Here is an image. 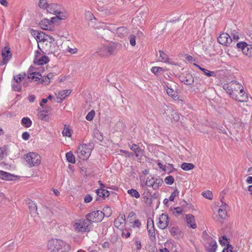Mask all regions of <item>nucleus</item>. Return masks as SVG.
I'll list each match as a JSON object with an SVG mask.
<instances>
[{"label":"nucleus","mask_w":252,"mask_h":252,"mask_svg":"<svg viewBox=\"0 0 252 252\" xmlns=\"http://www.w3.org/2000/svg\"><path fill=\"white\" fill-rule=\"evenodd\" d=\"M47 247L52 252H68L70 250L69 244L57 239L50 240L48 242Z\"/></svg>","instance_id":"obj_1"},{"label":"nucleus","mask_w":252,"mask_h":252,"mask_svg":"<svg viewBox=\"0 0 252 252\" xmlns=\"http://www.w3.org/2000/svg\"><path fill=\"white\" fill-rule=\"evenodd\" d=\"M55 39L49 35L38 44V48L44 54H50L56 52L58 47L55 42Z\"/></svg>","instance_id":"obj_2"},{"label":"nucleus","mask_w":252,"mask_h":252,"mask_svg":"<svg viewBox=\"0 0 252 252\" xmlns=\"http://www.w3.org/2000/svg\"><path fill=\"white\" fill-rule=\"evenodd\" d=\"M73 228L77 232H89L92 228V222L87 218L76 220L73 223Z\"/></svg>","instance_id":"obj_3"},{"label":"nucleus","mask_w":252,"mask_h":252,"mask_svg":"<svg viewBox=\"0 0 252 252\" xmlns=\"http://www.w3.org/2000/svg\"><path fill=\"white\" fill-rule=\"evenodd\" d=\"M223 88L229 94L230 97L231 96L236 97L237 94L240 91H243L244 89L241 84L236 81H232L224 84L223 86Z\"/></svg>","instance_id":"obj_4"},{"label":"nucleus","mask_w":252,"mask_h":252,"mask_svg":"<svg viewBox=\"0 0 252 252\" xmlns=\"http://www.w3.org/2000/svg\"><path fill=\"white\" fill-rule=\"evenodd\" d=\"M94 146L91 144H83L79 146L77 149V155L80 158L87 159L91 155Z\"/></svg>","instance_id":"obj_5"},{"label":"nucleus","mask_w":252,"mask_h":252,"mask_svg":"<svg viewBox=\"0 0 252 252\" xmlns=\"http://www.w3.org/2000/svg\"><path fill=\"white\" fill-rule=\"evenodd\" d=\"M26 160L30 167L36 166L40 164L41 157L37 153L30 152L27 154Z\"/></svg>","instance_id":"obj_6"},{"label":"nucleus","mask_w":252,"mask_h":252,"mask_svg":"<svg viewBox=\"0 0 252 252\" xmlns=\"http://www.w3.org/2000/svg\"><path fill=\"white\" fill-rule=\"evenodd\" d=\"M104 213L101 211H95L89 213L86 215V218L93 222H100L104 218Z\"/></svg>","instance_id":"obj_7"},{"label":"nucleus","mask_w":252,"mask_h":252,"mask_svg":"<svg viewBox=\"0 0 252 252\" xmlns=\"http://www.w3.org/2000/svg\"><path fill=\"white\" fill-rule=\"evenodd\" d=\"M238 49L241 50L246 56L252 58V45L248 44L246 42H240L236 44Z\"/></svg>","instance_id":"obj_8"},{"label":"nucleus","mask_w":252,"mask_h":252,"mask_svg":"<svg viewBox=\"0 0 252 252\" xmlns=\"http://www.w3.org/2000/svg\"><path fill=\"white\" fill-rule=\"evenodd\" d=\"M2 60H0V66L6 64L12 57V54L10 52L9 47H5L2 50L1 53Z\"/></svg>","instance_id":"obj_9"},{"label":"nucleus","mask_w":252,"mask_h":252,"mask_svg":"<svg viewBox=\"0 0 252 252\" xmlns=\"http://www.w3.org/2000/svg\"><path fill=\"white\" fill-rule=\"evenodd\" d=\"M218 41L220 44L229 46L232 42V39L227 33H222L218 38Z\"/></svg>","instance_id":"obj_10"},{"label":"nucleus","mask_w":252,"mask_h":252,"mask_svg":"<svg viewBox=\"0 0 252 252\" xmlns=\"http://www.w3.org/2000/svg\"><path fill=\"white\" fill-rule=\"evenodd\" d=\"M49 61L48 57L41 55L38 51L35 52V57L34 60V63L38 65H43L47 63Z\"/></svg>","instance_id":"obj_11"},{"label":"nucleus","mask_w":252,"mask_h":252,"mask_svg":"<svg viewBox=\"0 0 252 252\" xmlns=\"http://www.w3.org/2000/svg\"><path fill=\"white\" fill-rule=\"evenodd\" d=\"M180 80L186 85H191L194 82V77L189 73H182L180 76Z\"/></svg>","instance_id":"obj_12"},{"label":"nucleus","mask_w":252,"mask_h":252,"mask_svg":"<svg viewBox=\"0 0 252 252\" xmlns=\"http://www.w3.org/2000/svg\"><path fill=\"white\" fill-rule=\"evenodd\" d=\"M39 26L41 28L44 30L50 31H54L55 30V26L51 24V21L48 19L44 18L42 19L39 23Z\"/></svg>","instance_id":"obj_13"},{"label":"nucleus","mask_w":252,"mask_h":252,"mask_svg":"<svg viewBox=\"0 0 252 252\" xmlns=\"http://www.w3.org/2000/svg\"><path fill=\"white\" fill-rule=\"evenodd\" d=\"M31 34L34 37L38 43H40L42 41L44 40L46 37H49V35L45 34L43 32H39L38 31L32 30Z\"/></svg>","instance_id":"obj_14"},{"label":"nucleus","mask_w":252,"mask_h":252,"mask_svg":"<svg viewBox=\"0 0 252 252\" xmlns=\"http://www.w3.org/2000/svg\"><path fill=\"white\" fill-rule=\"evenodd\" d=\"M168 225V216L164 214H162L159 217L158 226L160 229H164L166 228Z\"/></svg>","instance_id":"obj_15"},{"label":"nucleus","mask_w":252,"mask_h":252,"mask_svg":"<svg viewBox=\"0 0 252 252\" xmlns=\"http://www.w3.org/2000/svg\"><path fill=\"white\" fill-rule=\"evenodd\" d=\"M231 98L237 100L238 102H246L248 100V95L244 92V89L243 91H240L238 94H237L236 97L231 96Z\"/></svg>","instance_id":"obj_16"},{"label":"nucleus","mask_w":252,"mask_h":252,"mask_svg":"<svg viewBox=\"0 0 252 252\" xmlns=\"http://www.w3.org/2000/svg\"><path fill=\"white\" fill-rule=\"evenodd\" d=\"M207 241L209 246L206 248V251L207 252H215L218 247L216 241L210 237L208 238Z\"/></svg>","instance_id":"obj_17"},{"label":"nucleus","mask_w":252,"mask_h":252,"mask_svg":"<svg viewBox=\"0 0 252 252\" xmlns=\"http://www.w3.org/2000/svg\"><path fill=\"white\" fill-rule=\"evenodd\" d=\"M173 112V109L168 106L164 105L162 106L161 110V114L163 118L165 120L167 117H169V115Z\"/></svg>","instance_id":"obj_18"},{"label":"nucleus","mask_w":252,"mask_h":252,"mask_svg":"<svg viewBox=\"0 0 252 252\" xmlns=\"http://www.w3.org/2000/svg\"><path fill=\"white\" fill-rule=\"evenodd\" d=\"M128 146L130 149L135 153V155L137 158L140 156V154L143 153V150L137 145L130 143H128Z\"/></svg>","instance_id":"obj_19"},{"label":"nucleus","mask_w":252,"mask_h":252,"mask_svg":"<svg viewBox=\"0 0 252 252\" xmlns=\"http://www.w3.org/2000/svg\"><path fill=\"white\" fill-rule=\"evenodd\" d=\"M186 218L187 219L188 225L193 229L196 228L197 225L195 223L194 217L191 214H188L186 215Z\"/></svg>","instance_id":"obj_20"},{"label":"nucleus","mask_w":252,"mask_h":252,"mask_svg":"<svg viewBox=\"0 0 252 252\" xmlns=\"http://www.w3.org/2000/svg\"><path fill=\"white\" fill-rule=\"evenodd\" d=\"M71 91L69 90H65L60 91L58 93V96H57V101L58 102H61L63 99H64L67 96L69 95L70 94Z\"/></svg>","instance_id":"obj_21"},{"label":"nucleus","mask_w":252,"mask_h":252,"mask_svg":"<svg viewBox=\"0 0 252 252\" xmlns=\"http://www.w3.org/2000/svg\"><path fill=\"white\" fill-rule=\"evenodd\" d=\"M180 117L179 114L173 110V112L171 113L169 117H167L165 120L167 122L176 123L179 120Z\"/></svg>","instance_id":"obj_22"},{"label":"nucleus","mask_w":252,"mask_h":252,"mask_svg":"<svg viewBox=\"0 0 252 252\" xmlns=\"http://www.w3.org/2000/svg\"><path fill=\"white\" fill-rule=\"evenodd\" d=\"M171 86L169 87L166 85L165 87V89L166 91L167 94L168 95L171 97H172L175 100H177L179 99V97L177 93V92L175 91L173 89L170 88Z\"/></svg>","instance_id":"obj_23"},{"label":"nucleus","mask_w":252,"mask_h":252,"mask_svg":"<svg viewBox=\"0 0 252 252\" xmlns=\"http://www.w3.org/2000/svg\"><path fill=\"white\" fill-rule=\"evenodd\" d=\"M60 6L56 3H51L47 6V11L54 14L59 13L58 11L60 10Z\"/></svg>","instance_id":"obj_24"},{"label":"nucleus","mask_w":252,"mask_h":252,"mask_svg":"<svg viewBox=\"0 0 252 252\" xmlns=\"http://www.w3.org/2000/svg\"><path fill=\"white\" fill-rule=\"evenodd\" d=\"M115 30L116 32V34L121 38L125 37L127 33V29L126 27H119Z\"/></svg>","instance_id":"obj_25"},{"label":"nucleus","mask_w":252,"mask_h":252,"mask_svg":"<svg viewBox=\"0 0 252 252\" xmlns=\"http://www.w3.org/2000/svg\"><path fill=\"white\" fill-rule=\"evenodd\" d=\"M14 177V175L13 174H11L9 173L0 170V178L2 180L11 181L13 180V178Z\"/></svg>","instance_id":"obj_26"},{"label":"nucleus","mask_w":252,"mask_h":252,"mask_svg":"<svg viewBox=\"0 0 252 252\" xmlns=\"http://www.w3.org/2000/svg\"><path fill=\"white\" fill-rule=\"evenodd\" d=\"M125 220H125V215H120L115 220V221L114 222V224L116 227L118 228L122 224L125 223Z\"/></svg>","instance_id":"obj_27"},{"label":"nucleus","mask_w":252,"mask_h":252,"mask_svg":"<svg viewBox=\"0 0 252 252\" xmlns=\"http://www.w3.org/2000/svg\"><path fill=\"white\" fill-rule=\"evenodd\" d=\"M28 204L30 211V213L32 215H36L37 214V207L36 204L31 200H29Z\"/></svg>","instance_id":"obj_28"},{"label":"nucleus","mask_w":252,"mask_h":252,"mask_svg":"<svg viewBox=\"0 0 252 252\" xmlns=\"http://www.w3.org/2000/svg\"><path fill=\"white\" fill-rule=\"evenodd\" d=\"M154 180V184L152 185V188L156 190L159 188L160 186H161V185L163 183V181L161 178H160L159 177H155V179H153Z\"/></svg>","instance_id":"obj_29"},{"label":"nucleus","mask_w":252,"mask_h":252,"mask_svg":"<svg viewBox=\"0 0 252 252\" xmlns=\"http://www.w3.org/2000/svg\"><path fill=\"white\" fill-rule=\"evenodd\" d=\"M41 75L38 72H33L30 73L28 77V79L30 81H32L34 80L35 81H41Z\"/></svg>","instance_id":"obj_30"},{"label":"nucleus","mask_w":252,"mask_h":252,"mask_svg":"<svg viewBox=\"0 0 252 252\" xmlns=\"http://www.w3.org/2000/svg\"><path fill=\"white\" fill-rule=\"evenodd\" d=\"M193 65L197 67L200 70L203 72L204 74L208 77L215 76V72L214 71H211L209 70L201 67L200 65L193 63Z\"/></svg>","instance_id":"obj_31"},{"label":"nucleus","mask_w":252,"mask_h":252,"mask_svg":"<svg viewBox=\"0 0 252 252\" xmlns=\"http://www.w3.org/2000/svg\"><path fill=\"white\" fill-rule=\"evenodd\" d=\"M96 193L98 196L103 198H105L106 197H108L109 195V191L102 189H96Z\"/></svg>","instance_id":"obj_32"},{"label":"nucleus","mask_w":252,"mask_h":252,"mask_svg":"<svg viewBox=\"0 0 252 252\" xmlns=\"http://www.w3.org/2000/svg\"><path fill=\"white\" fill-rule=\"evenodd\" d=\"M170 232L172 236L174 237H178L180 233V230L178 227H172L170 228Z\"/></svg>","instance_id":"obj_33"},{"label":"nucleus","mask_w":252,"mask_h":252,"mask_svg":"<svg viewBox=\"0 0 252 252\" xmlns=\"http://www.w3.org/2000/svg\"><path fill=\"white\" fill-rule=\"evenodd\" d=\"M195 166L193 164L191 163L184 162L181 164V167L182 169L185 171L191 170L194 168Z\"/></svg>","instance_id":"obj_34"},{"label":"nucleus","mask_w":252,"mask_h":252,"mask_svg":"<svg viewBox=\"0 0 252 252\" xmlns=\"http://www.w3.org/2000/svg\"><path fill=\"white\" fill-rule=\"evenodd\" d=\"M21 123L26 127H29L32 124L31 119L27 117L23 118L21 120Z\"/></svg>","instance_id":"obj_35"},{"label":"nucleus","mask_w":252,"mask_h":252,"mask_svg":"<svg viewBox=\"0 0 252 252\" xmlns=\"http://www.w3.org/2000/svg\"><path fill=\"white\" fill-rule=\"evenodd\" d=\"M159 61L164 63L168 62V58L167 56L162 51H159Z\"/></svg>","instance_id":"obj_36"},{"label":"nucleus","mask_w":252,"mask_h":252,"mask_svg":"<svg viewBox=\"0 0 252 252\" xmlns=\"http://www.w3.org/2000/svg\"><path fill=\"white\" fill-rule=\"evenodd\" d=\"M26 77V74H19L14 77V80L15 83L21 84L23 80H24Z\"/></svg>","instance_id":"obj_37"},{"label":"nucleus","mask_w":252,"mask_h":252,"mask_svg":"<svg viewBox=\"0 0 252 252\" xmlns=\"http://www.w3.org/2000/svg\"><path fill=\"white\" fill-rule=\"evenodd\" d=\"M110 52V49L108 47L104 46L99 52L98 54L100 56H105L107 55L108 53Z\"/></svg>","instance_id":"obj_38"},{"label":"nucleus","mask_w":252,"mask_h":252,"mask_svg":"<svg viewBox=\"0 0 252 252\" xmlns=\"http://www.w3.org/2000/svg\"><path fill=\"white\" fill-rule=\"evenodd\" d=\"M66 158L69 162L75 163V157L71 152H68L66 154Z\"/></svg>","instance_id":"obj_39"},{"label":"nucleus","mask_w":252,"mask_h":252,"mask_svg":"<svg viewBox=\"0 0 252 252\" xmlns=\"http://www.w3.org/2000/svg\"><path fill=\"white\" fill-rule=\"evenodd\" d=\"M148 232V235L150 237L151 240H154L156 239V234L155 232V227H151L149 228H147Z\"/></svg>","instance_id":"obj_40"},{"label":"nucleus","mask_w":252,"mask_h":252,"mask_svg":"<svg viewBox=\"0 0 252 252\" xmlns=\"http://www.w3.org/2000/svg\"><path fill=\"white\" fill-rule=\"evenodd\" d=\"M127 193L132 197L138 198L140 197V194L137 190L132 189L127 190Z\"/></svg>","instance_id":"obj_41"},{"label":"nucleus","mask_w":252,"mask_h":252,"mask_svg":"<svg viewBox=\"0 0 252 252\" xmlns=\"http://www.w3.org/2000/svg\"><path fill=\"white\" fill-rule=\"evenodd\" d=\"M239 35H240V33L238 32H237L234 30L232 32H231L230 34L231 37H232L233 40L235 42L238 41V39L240 38Z\"/></svg>","instance_id":"obj_42"},{"label":"nucleus","mask_w":252,"mask_h":252,"mask_svg":"<svg viewBox=\"0 0 252 252\" xmlns=\"http://www.w3.org/2000/svg\"><path fill=\"white\" fill-rule=\"evenodd\" d=\"M38 116L42 120L47 121L48 120V116L45 113V111H40L38 113Z\"/></svg>","instance_id":"obj_43"},{"label":"nucleus","mask_w":252,"mask_h":252,"mask_svg":"<svg viewBox=\"0 0 252 252\" xmlns=\"http://www.w3.org/2000/svg\"><path fill=\"white\" fill-rule=\"evenodd\" d=\"M8 150V146H4L2 148H0V161L2 159L3 155L7 154V150Z\"/></svg>","instance_id":"obj_44"},{"label":"nucleus","mask_w":252,"mask_h":252,"mask_svg":"<svg viewBox=\"0 0 252 252\" xmlns=\"http://www.w3.org/2000/svg\"><path fill=\"white\" fill-rule=\"evenodd\" d=\"M174 181L175 180H174L173 177L172 176H170V175L167 176L164 179L165 183L166 184L169 185H172L174 183Z\"/></svg>","instance_id":"obj_45"},{"label":"nucleus","mask_w":252,"mask_h":252,"mask_svg":"<svg viewBox=\"0 0 252 252\" xmlns=\"http://www.w3.org/2000/svg\"><path fill=\"white\" fill-rule=\"evenodd\" d=\"M155 177H152V176L148 177L146 179V185L149 187L152 188V185L154 184L153 182L154 181L153 179H155Z\"/></svg>","instance_id":"obj_46"},{"label":"nucleus","mask_w":252,"mask_h":252,"mask_svg":"<svg viewBox=\"0 0 252 252\" xmlns=\"http://www.w3.org/2000/svg\"><path fill=\"white\" fill-rule=\"evenodd\" d=\"M223 240H225L228 244L229 243V239L227 238L225 235H223L219 239V242L222 246H225L226 245V243L223 241Z\"/></svg>","instance_id":"obj_47"},{"label":"nucleus","mask_w":252,"mask_h":252,"mask_svg":"<svg viewBox=\"0 0 252 252\" xmlns=\"http://www.w3.org/2000/svg\"><path fill=\"white\" fill-rule=\"evenodd\" d=\"M12 88L13 91L20 92L22 90V85L21 84L14 83L12 85Z\"/></svg>","instance_id":"obj_48"},{"label":"nucleus","mask_w":252,"mask_h":252,"mask_svg":"<svg viewBox=\"0 0 252 252\" xmlns=\"http://www.w3.org/2000/svg\"><path fill=\"white\" fill-rule=\"evenodd\" d=\"M202 195L206 198L208 199H212L213 197L212 192L210 190H207L203 192Z\"/></svg>","instance_id":"obj_49"},{"label":"nucleus","mask_w":252,"mask_h":252,"mask_svg":"<svg viewBox=\"0 0 252 252\" xmlns=\"http://www.w3.org/2000/svg\"><path fill=\"white\" fill-rule=\"evenodd\" d=\"M218 213L221 219H224L226 216L227 212L225 209L220 208L218 210Z\"/></svg>","instance_id":"obj_50"},{"label":"nucleus","mask_w":252,"mask_h":252,"mask_svg":"<svg viewBox=\"0 0 252 252\" xmlns=\"http://www.w3.org/2000/svg\"><path fill=\"white\" fill-rule=\"evenodd\" d=\"M59 13H56L55 15H56L57 18H58V20H64L66 18V16L63 13L61 12L59 10L58 11Z\"/></svg>","instance_id":"obj_51"},{"label":"nucleus","mask_w":252,"mask_h":252,"mask_svg":"<svg viewBox=\"0 0 252 252\" xmlns=\"http://www.w3.org/2000/svg\"><path fill=\"white\" fill-rule=\"evenodd\" d=\"M232 246L228 243L226 244V247L224 248L221 252H234Z\"/></svg>","instance_id":"obj_52"},{"label":"nucleus","mask_w":252,"mask_h":252,"mask_svg":"<svg viewBox=\"0 0 252 252\" xmlns=\"http://www.w3.org/2000/svg\"><path fill=\"white\" fill-rule=\"evenodd\" d=\"M47 0H40L39 2V6L41 8H46L47 9Z\"/></svg>","instance_id":"obj_53"},{"label":"nucleus","mask_w":252,"mask_h":252,"mask_svg":"<svg viewBox=\"0 0 252 252\" xmlns=\"http://www.w3.org/2000/svg\"><path fill=\"white\" fill-rule=\"evenodd\" d=\"M95 113L94 110H91L86 116V119L88 121H92L94 116Z\"/></svg>","instance_id":"obj_54"},{"label":"nucleus","mask_w":252,"mask_h":252,"mask_svg":"<svg viewBox=\"0 0 252 252\" xmlns=\"http://www.w3.org/2000/svg\"><path fill=\"white\" fill-rule=\"evenodd\" d=\"M62 134L64 136L70 137L71 136V132L70 129L67 127H64Z\"/></svg>","instance_id":"obj_55"},{"label":"nucleus","mask_w":252,"mask_h":252,"mask_svg":"<svg viewBox=\"0 0 252 252\" xmlns=\"http://www.w3.org/2000/svg\"><path fill=\"white\" fill-rule=\"evenodd\" d=\"M135 36L133 34H131L129 36L130 44L132 46H134L136 44Z\"/></svg>","instance_id":"obj_56"},{"label":"nucleus","mask_w":252,"mask_h":252,"mask_svg":"<svg viewBox=\"0 0 252 252\" xmlns=\"http://www.w3.org/2000/svg\"><path fill=\"white\" fill-rule=\"evenodd\" d=\"M123 124L122 121H121L120 120L116 124V128L115 129V130L117 132L121 131V130L123 127Z\"/></svg>","instance_id":"obj_57"},{"label":"nucleus","mask_w":252,"mask_h":252,"mask_svg":"<svg viewBox=\"0 0 252 252\" xmlns=\"http://www.w3.org/2000/svg\"><path fill=\"white\" fill-rule=\"evenodd\" d=\"M162 70L161 67L158 66L153 67L151 69V71L155 74H158V73Z\"/></svg>","instance_id":"obj_58"},{"label":"nucleus","mask_w":252,"mask_h":252,"mask_svg":"<svg viewBox=\"0 0 252 252\" xmlns=\"http://www.w3.org/2000/svg\"><path fill=\"white\" fill-rule=\"evenodd\" d=\"M179 193V191H178L177 189H176L170 195V196H169V200L171 201H174V198L175 197L178 195Z\"/></svg>","instance_id":"obj_59"},{"label":"nucleus","mask_w":252,"mask_h":252,"mask_svg":"<svg viewBox=\"0 0 252 252\" xmlns=\"http://www.w3.org/2000/svg\"><path fill=\"white\" fill-rule=\"evenodd\" d=\"M135 244L137 247V249L140 250L141 249L142 245L140 241L137 237L135 238Z\"/></svg>","instance_id":"obj_60"},{"label":"nucleus","mask_w":252,"mask_h":252,"mask_svg":"<svg viewBox=\"0 0 252 252\" xmlns=\"http://www.w3.org/2000/svg\"><path fill=\"white\" fill-rule=\"evenodd\" d=\"M143 201L147 204L150 205L152 203V199L151 198H149L147 196H144L143 197Z\"/></svg>","instance_id":"obj_61"},{"label":"nucleus","mask_w":252,"mask_h":252,"mask_svg":"<svg viewBox=\"0 0 252 252\" xmlns=\"http://www.w3.org/2000/svg\"><path fill=\"white\" fill-rule=\"evenodd\" d=\"M66 50L69 52L70 54H75L76 53H77V49L76 48H70V47L68 46L66 49Z\"/></svg>","instance_id":"obj_62"},{"label":"nucleus","mask_w":252,"mask_h":252,"mask_svg":"<svg viewBox=\"0 0 252 252\" xmlns=\"http://www.w3.org/2000/svg\"><path fill=\"white\" fill-rule=\"evenodd\" d=\"M6 198L4 194L2 192H0V204H4Z\"/></svg>","instance_id":"obj_63"},{"label":"nucleus","mask_w":252,"mask_h":252,"mask_svg":"<svg viewBox=\"0 0 252 252\" xmlns=\"http://www.w3.org/2000/svg\"><path fill=\"white\" fill-rule=\"evenodd\" d=\"M151 227H154V221L151 218H148L147 220V228H149Z\"/></svg>","instance_id":"obj_64"}]
</instances>
